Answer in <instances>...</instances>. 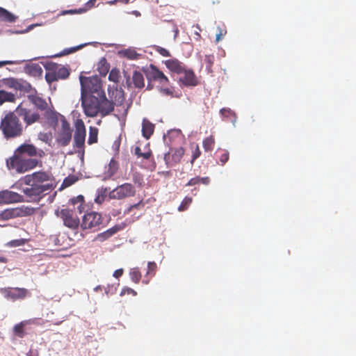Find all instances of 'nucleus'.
<instances>
[{"instance_id":"0e129e2a","label":"nucleus","mask_w":356,"mask_h":356,"mask_svg":"<svg viewBox=\"0 0 356 356\" xmlns=\"http://www.w3.org/2000/svg\"><path fill=\"white\" fill-rule=\"evenodd\" d=\"M8 261V259L6 257H5L4 256H1L0 255V262L1 263H7Z\"/></svg>"},{"instance_id":"2eb2a0df","label":"nucleus","mask_w":356,"mask_h":356,"mask_svg":"<svg viewBox=\"0 0 356 356\" xmlns=\"http://www.w3.org/2000/svg\"><path fill=\"white\" fill-rule=\"evenodd\" d=\"M146 76L148 80L158 81L162 86H167L169 83L168 78L153 64H150Z\"/></svg>"},{"instance_id":"c85d7f7f","label":"nucleus","mask_w":356,"mask_h":356,"mask_svg":"<svg viewBox=\"0 0 356 356\" xmlns=\"http://www.w3.org/2000/svg\"><path fill=\"white\" fill-rule=\"evenodd\" d=\"M28 323H29V321H23L20 322L19 323L16 324L13 327L14 334L19 338H23L26 335L24 327Z\"/></svg>"},{"instance_id":"de8ad7c7","label":"nucleus","mask_w":356,"mask_h":356,"mask_svg":"<svg viewBox=\"0 0 356 356\" xmlns=\"http://www.w3.org/2000/svg\"><path fill=\"white\" fill-rule=\"evenodd\" d=\"M76 181L77 178L75 176H68L64 179L63 182V186H64L65 187L70 186L71 185L74 184Z\"/></svg>"},{"instance_id":"20e7f679","label":"nucleus","mask_w":356,"mask_h":356,"mask_svg":"<svg viewBox=\"0 0 356 356\" xmlns=\"http://www.w3.org/2000/svg\"><path fill=\"white\" fill-rule=\"evenodd\" d=\"M44 67L47 70L45 79L49 84L59 79H65L70 74L68 67L56 63H47Z\"/></svg>"},{"instance_id":"a19ab883","label":"nucleus","mask_w":356,"mask_h":356,"mask_svg":"<svg viewBox=\"0 0 356 356\" xmlns=\"http://www.w3.org/2000/svg\"><path fill=\"white\" fill-rule=\"evenodd\" d=\"M193 199L190 197H185L181 202L178 210L179 211H185L188 209V206L192 203Z\"/></svg>"},{"instance_id":"412c9836","label":"nucleus","mask_w":356,"mask_h":356,"mask_svg":"<svg viewBox=\"0 0 356 356\" xmlns=\"http://www.w3.org/2000/svg\"><path fill=\"white\" fill-rule=\"evenodd\" d=\"M32 182L38 185L52 183L51 175L45 172H36L32 175Z\"/></svg>"},{"instance_id":"a18cd8bd","label":"nucleus","mask_w":356,"mask_h":356,"mask_svg":"<svg viewBox=\"0 0 356 356\" xmlns=\"http://www.w3.org/2000/svg\"><path fill=\"white\" fill-rule=\"evenodd\" d=\"M19 79H14V78H9L3 80V82L6 86H7L9 88H14L16 90L17 82Z\"/></svg>"},{"instance_id":"ddd939ff","label":"nucleus","mask_w":356,"mask_h":356,"mask_svg":"<svg viewBox=\"0 0 356 356\" xmlns=\"http://www.w3.org/2000/svg\"><path fill=\"white\" fill-rule=\"evenodd\" d=\"M86 136L85 124L82 120H77L75 122V132L74 136V147L82 149L84 147Z\"/></svg>"},{"instance_id":"bf43d9fd","label":"nucleus","mask_w":356,"mask_h":356,"mask_svg":"<svg viewBox=\"0 0 356 356\" xmlns=\"http://www.w3.org/2000/svg\"><path fill=\"white\" fill-rule=\"evenodd\" d=\"M123 273H124V270L122 268L118 269L114 271L113 277H115V278H119L120 277H121Z\"/></svg>"},{"instance_id":"f704fd0d","label":"nucleus","mask_w":356,"mask_h":356,"mask_svg":"<svg viewBox=\"0 0 356 356\" xmlns=\"http://www.w3.org/2000/svg\"><path fill=\"white\" fill-rule=\"evenodd\" d=\"M215 138L213 136H210L204 139L202 142L203 148L205 152H211L215 146Z\"/></svg>"},{"instance_id":"052dcab7","label":"nucleus","mask_w":356,"mask_h":356,"mask_svg":"<svg viewBox=\"0 0 356 356\" xmlns=\"http://www.w3.org/2000/svg\"><path fill=\"white\" fill-rule=\"evenodd\" d=\"M152 156V151L149 149L148 151L142 153L140 157L144 159H149Z\"/></svg>"},{"instance_id":"338daca9","label":"nucleus","mask_w":356,"mask_h":356,"mask_svg":"<svg viewBox=\"0 0 356 356\" xmlns=\"http://www.w3.org/2000/svg\"><path fill=\"white\" fill-rule=\"evenodd\" d=\"M118 2V1H115V0H112V1H109L107 2L108 4L109 5H114L116 3Z\"/></svg>"},{"instance_id":"603ef678","label":"nucleus","mask_w":356,"mask_h":356,"mask_svg":"<svg viewBox=\"0 0 356 356\" xmlns=\"http://www.w3.org/2000/svg\"><path fill=\"white\" fill-rule=\"evenodd\" d=\"M154 49L156 52L159 53L163 56H165V57L170 56V54L169 51L165 48H163L159 46H154Z\"/></svg>"},{"instance_id":"4be33fe9","label":"nucleus","mask_w":356,"mask_h":356,"mask_svg":"<svg viewBox=\"0 0 356 356\" xmlns=\"http://www.w3.org/2000/svg\"><path fill=\"white\" fill-rule=\"evenodd\" d=\"M165 65L171 72L177 74H181L185 68L184 65L175 58L165 60Z\"/></svg>"},{"instance_id":"c756f323","label":"nucleus","mask_w":356,"mask_h":356,"mask_svg":"<svg viewBox=\"0 0 356 356\" xmlns=\"http://www.w3.org/2000/svg\"><path fill=\"white\" fill-rule=\"evenodd\" d=\"M33 90H35V88H32L31 85L27 82L26 81L19 79L16 88V90H19L22 92H26V93H32Z\"/></svg>"},{"instance_id":"e2e57ef3","label":"nucleus","mask_w":356,"mask_h":356,"mask_svg":"<svg viewBox=\"0 0 356 356\" xmlns=\"http://www.w3.org/2000/svg\"><path fill=\"white\" fill-rule=\"evenodd\" d=\"M143 152H141V149L140 147H136L135 148V154L138 156V157H140L141 156V154Z\"/></svg>"},{"instance_id":"f8f14e48","label":"nucleus","mask_w":356,"mask_h":356,"mask_svg":"<svg viewBox=\"0 0 356 356\" xmlns=\"http://www.w3.org/2000/svg\"><path fill=\"white\" fill-rule=\"evenodd\" d=\"M0 292L6 299L10 300L12 301L22 300L25 298L29 293V291L26 289L19 287L2 288L0 289Z\"/></svg>"},{"instance_id":"774afa93","label":"nucleus","mask_w":356,"mask_h":356,"mask_svg":"<svg viewBox=\"0 0 356 356\" xmlns=\"http://www.w3.org/2000/svg\"><path fill=\"white\" fill-rule=\"evenodd\" d=\"M163 91L166 93V94H170L172 93V92L170 91V89L167 88V89H163Z\"/></svg>"},{"instance_id":"f3484780","label":"nucleus","mask_w":356,"mask_h":356,"mask_svg":"<svg viewBox=\"0 0 356 356\" xmlns=\"http://www.w3.org/2000/svg\"><path fill=\"white\" fill-rule=\"evenodd\" d=\"M115 107V104L113 102L109 101L106 96V94L104 93L100 97L99 101V112L102 116H106L109 115L111 112L113 111Z\"/></svg>"},{"instance_id":"0eeeda50","label":"nucleus","mask_w":356,"mask_h":356,"mask_svg":"<svg viewBox=\"0 0 356 356\" xmlns=\"http://www.w3.org/2000/svg\"><path fill=\"white\" fill-rule=\"evenodd\" d=\"M14 111L18 118L23 120L26 127L38 122L40 119L37 111L26 106L24 103H20Z\"/></svg>"},{"instance_id":"6e6552de","label":"nucleus","mask_w":356,"mask_h":356,"mask_svg":"<svg viewBox=\"0 0 356 356\" xmlns=\"http://www.w3.org/2000/svg\"><path fill=\"white\" fill-rule=\"evenodd\" d=\"M104 218L101 213L96 211L87 212L82 217L80 222L82 229H90L96 231L100 228L103 224Z\"/></svg>"},{"instance_id":"9d476101","label":"nucleus","mask_w":356,"mask_h":356,"mask_svg":"<svg viewBox=\"0 0 356 356\" xmlns=\"http://www.w3.org/2000/svg\"><path fill=\"white\" fill-rule=\"evenodd\" d=\"M56 214L60 218L65 226L75 229L80 225L79 218L74 214V211L68 209H63L60 211H56Z\"/></svg>"},{"instance_id":"864d4df0","label":"nucleus","mask_w":356,"mask_h":356,"mask_svg":"<svg viewBox=\"0 0 356 356\" xmlns=\"http://www.w3.org/2000/svg\"><path fill=\"white\" fill-rule=\"evenodd\" d=\"M220 113L224 118H229L234 115V112L230 108H223L220 109Z\"/></svg>"},{"instance_id":"ea45409f","label":"nucleus","mask_w":356,"mask_h":356,"mask_svg":"<svg viewBox=\"0 0 356 356\" xmlns=\"http://www.w3.org/2000/svg\"><path fill=\"white\" fill-rule=\"evenodd\" d=\"M218 152L220 153V156H219L220 164L221 165H223L229 160V152L227 150H225V149H220L218 151Z\"/></svg>"},{"instance_id":"393cba45","label":"nucleus","mask_w":356,"mask_h":356,"mask_svg":"<svg viewBox=\"0 0 356 356\" xmlns=\"http://www.w3.org/2000/svg\"><path fill=\"white\" fill-rule=\"evenodd\" d=\"M20 216V211L18 209H8L0 211V220H6Z\"/></svg>"},{"instance_id":"4c0bfd02","label":"nucleus","mask_w":356,"mask_h":356,"mask_svg":"<svg viewBox=\"0 0 356 356\" xmlns=\"http://www.w3.org/2000/svg\"><path fill=\"white\" fill-rule=\"evenodd\" d=\"M120 70L117 68H113L109 72L108 80L118 83L120 81Z\"/></svg>"},{"instance_id":"a211bd4d","label":"nucleus","mask_w":356,"mask_h":356,"mask_svg":"<svg viewBox=\"0 0 356 356\" xmlns=\"http://www.w3.org/2000/svg\"><path fill=\"white\" fill-rule=\"evenodd\" d=\"M17 152L22 155L27 154L30 156H38L42 157L44 155V152L42 149L38 150L34 145L29 144L22 145L17 148Z\"/></svg>"},{"instance_id":"79ce46f5","label":"nucleus","mask_w":356,"mask_h":356,"mask_svg":"<svg viewBox=\"0 0 356 356\" xmlns=\"http://www.w3.org/2000/svg\"><path fill=\"white\" fill-rule=\"evenodd\" d=\"M215 58L213 55H206L204 58V62L207 64V70L209 72H211V67L213 66Z\"/></svg>"},{"instance_id":"1a4fd4ad","label":"nucleus","mask_w":356,"mask_h":356,"mask_svg":"<svg viewBox=\"0 0 356 356\" xmlns=\"http://www.w3.org/2000/svg\"><path fill=\"white\" fill-rule=\"evenodd\" d=\"M136 188L134 185L129 183H125L117 186L109 193V197L115 200H122L127 197L134 196Z\"/></svg>"},{"instance_id":"bb28decb","label":"nucleus","mask_w":356,"mask_h":356,"mask_svg":"<svg viewBox=\"0 0 356 356\" xmlns=\"http://www.w3.org/2000/svg\"><path fill=\"white\" fill-rule=\"evenodd\" d=\"M17 16L7 10L6 9L0 7V20L6 22H15Z\"/></svg>"},{"instance_id":"4d7b16f0","label":"nucleus","mask_w":356,"mask_h":356,"mask_svg":"<svg viewBox=\"0 0 356 356\" xmlns=\"http://www.w3.org/2000/svg\"><path fill=\"white\" fill-rule=\"evenodd\" d=\"M218 33H216V40L218 42L227 33L226 30L222 29L220 27H218Z\"/></svg>"},{"instance_id":"2f4dec72","label":"nucleus","mask_w":356,"mask_h":356,"mask_svg":"<svg viewBox=\"0 0 356 356\" xmlns=\"http://www.w3.org/2000/svg\"><path fill=\"white\" fill-rule=\"evenodd\" d=\"M15 95L12 93L7 92L3 90H0V104H3L5 102H15Z\"/></svg>"},{"instance_id":"49530a36","label":"nucleus","mask_w":356,"mask_h":356,"mask_svg":"<svg viewBox=\"0 0 356 356\" xmlns=\"http://www.w3.org/2000/svg\"><path fill=\"white\" fill-rule=\"evenodd\" d=\"M118 162L114 159H111L108 164V170L110 172V174L111 175H114L116 172V171L118 170Z\"/></svg>"},{"instance_id":"09e8293b","label":"nucleus","mask_w":356,"mask_h":356,"mask_svg":"<svg viewBox=\"0 0 356 356\" xmlns=\"http://www.w3.org/2000/svg\"><path fill=\"white\" fill-rule=\"evenodd\" d=\"M156 264L154 261H149L147 264V275H151L152 276L154 275L156 270Z\"/></svg>"},{"instance_id":"58836bf2","label":"nucleus","mask_w":356,"mask_h":356,"mask_svg":"<svg viewBox=\"0 0 356 356\" xmlns=\"http://www.w3.org/2000/svg\"><path fill=\"white\" fill-rule=\"evenodd\" d=\"M71 203L73 205L77 204V209L79 211H81V208L83 207V204L84 203V197L83 195H78L76 197H73L70 200Z\"/></svg>"},{"instance_id":"b1692460","label":"nucleus","mask_w":356,"mask_h":356,"mask_svg":"<svg viewBox=\"0 0 356 356\" xmlns=\"http://www.w3.org/2000/svg\"><path fill=\"white\" fill-rule=\"evenodd\" d=\"M154 131V124L149 120H143L142 124L143 136L146 139H149L153 134Z\"/></svg>"},{"instance_id":"5fc2aeb1","label":"nucleus","mask_w":356,"mask_h":356,"mask_svg":"<svg viewBox=\"0 0 356 356\" xmlns=\"http://www.w3.org/2000/svg\"><path fill=\"white\" fill-rule=\"evenodd\" d=\"M144 206H145V204L143 203V200H141L137 204H134L131 205L129 207V209H128V212H131L134 209H138L143 208Z\"/></svg>"},{"instance_id":"72a5a7b5","label":"nucleus","mask_w":356,"mask_h":356,"mask_svg":"<svg viewBox=\"0 0 356 356\" xmlns=\"http://www.w3.org/2000/svg\"><path fill=\"white\" fill-rule=\"evenodd\" d=\"M26 70L33 76H39L42 73V67L37 63L29 65L26 67Z\"/></svg>"},{"instance_id":"4468645a","label":"nucleus","mask_w":356,"mask_h":356,"mask_svg":"<svg viewBox=\"0 0 356 356\" xmlns=\"http://www.w3.org/2000/svg\"><path fill=\"white\" fill-rule=\"evenodd\" d=\"M54 188L53 183H46L45 185L40 186L32 182L30 187L24 189V193L30 197H38L45 192L51 191Z\"/></svg>"},{"instance_id":"13d9d810","label":"nucleus","mask_w":356,"mask_h":356,"mask_svg":"<svg viewBox=\"0 0 356 356\" xmlns=\"http://www.w3.org/2000/svg\"><path fill=\"white\" fill-rule=\"evenodd\" d=\"M126 293L127 294H132L134 296H136L137 294L136 292L134 289H132L131 288H124L122 289V291L121 292V296H122L123 294H124Z\"/></svg>"},{"instance_id":"69168bd1","label":"nucleus","mask_w":356,"mask_h":356,"mask_svg":"<svg viewBox=\"0 0 356 356\" xmlns=\"http://www.w3.org/2000/svg\"><path fill=\"white\" fill-rule=\"evenodd\" d=\"M132 13H133L134 15H136V17L140 16V12H139V11H138V10H134V11H133V12H132Z\"/></svg>"},{"instance_id":"7ed1b4c3","label":"nucleus","mask_w":356,"mask_h":356,"mask_svg":"<svg viewBox=\"0 0 356 356\" xmlns=\"http://www.w3.org/2000/svg\"><path fill=\"white\" fill-rule=\"evenodd\" d=\"M38 163L36 159H26L16 151L15 155L7 160V166L8 169H13L22 173L34 168Z\"/></svg>"},{"instance_id":"37998d69","label":"nucleus","mask_w":356,"mask_h":356,"mask_svg":"<svg viewBox=\"0 0 356 356\" xmlns=\"http://www.w3.org/2000/svg\"><path fill=\"white\" fill-rule=\"evenodd\" d=\"M86 45V44H83L78 45L76 47H71V48H68V49H65L63 51V52L60 54V56H63V55H67V54H70L74 53V52L81 49V48H83Z\"/></svg>"},{"instance_id":"e433bc0d","label":"nucleus","mask_w":356,"mask_h":356,"mask_svg":"<svg viewBox=\"0 0 356 356\" xmlns=\"http://www.w3.org/2000/svg\"><path fill=\"white\" fill-rule=\"evenodd\" d=\"M129 275L131 280L138 284L141 279V273L138 268H133L130 270Z\"/></svg>"},{"instance_id":"39448f33","label":"nucleus","mask_w":356,"mask_h":356,"mask_svg":"<svg viewBox=\"0 0 356 356\" xmlns=\"http://www.w3.org/2000/svg\"><path fill=\"white\" fill-rule=\"evenodd\" d=\"M101 95H81V105L83 112L88 117H95L99 112V101Z\"/></svg>"},{"instance_id":"6e6d98bb","label":"nucleus","mask_w":356,"mask_h":356,"mask_svg":"<svg viewBox=\"0 0 356 356\" xmlns=\"http://www.w3.org/2000/svg\"><path fill=\"white\" fill-rule=\"evenodd\" d=\"M20 211V216H22V213H24V215L30 216L32 215L34 213V209L31 207H25L24 209H19Z\"/></svg>"},{"instance_id":"f03ea898","label":"nucleus","mask_w":356,"mask_h":356,"mask_svg":"<svg viewBox=\"0 0 356 356\" xmlns=\"http://www.w3.org/2000/svg\"><path fill=\"white\" fill-rule=\"evenodd\" d=\"M81 95H102L105 93L102 88V83L97 76H80Z\"/></svg>"},{"instance_id":"423d86ee","label":"nucleus","mask_w":356,"mask_h":356,"mask_svg":"<svg viewBox=\"0 0 356 356\" xmlns=\"http://www.w3.org/2000/svg\"><path fill=\"white\" fill-rule=\"evenodd\" d=\"M72 132L73 130L70 127V124L62 115L60 118V127L56 135V142L57 144L61 147L67 146L72 140Z\"/></svg>"},{"instance_id":"aec40b11","label":"nucleus","mask_w":356,"mask_h":356,"mask_svg":"<svg viewBox=\"0 0 356 356\" xmlns=\"http://www.w3.org/2000/svg\"><path fill=\"white\" fill-rule=\"evenodd\" d=\"M27 97L30 102L35 105L38 109L42 111L47 110L48 106L47 102L42 97L37 95L36 90H33V92L29 95Z\"/></svg>"},{"instance_id":"7c9ffc66","label":"nucleus","mask_w":356,"mask_h":356,"mask_svg":"<svg viewBox=\"0 0 356 356\" xmlns=\"http://www.w3.org/2000/svg\"><path fill=\"white\" fill-rule=\"evenodd\" d=\"M210 183V178L209 177H195L191 178L188 183L186 184V186H196L200 184H202L204 185H208Z\"/></svg>"},{"instance_id":"cd10ccee","label":"nucleus","mask_w":356,"mask_h":356,"mask_svg":"<svg viewBox=\"0 0 356 356\" xmlns=\"http://www.w3.org/2000/svg\"><path fill=\"white\" fill-rule=\"evenodd\" d=\"M110 69V64L107 62L106 59L103 57L97 63V70L99 74L102 76H105L108 72Z\"/></svg>"},{"instance_id":"a878e982","label":"nucleus","mask_w":356,"mask_h":356,"mask_svg":"<svg viewBox=\"0 0 356 356\" xmlns=\"http://www.w3.org/2000/svg\"><path fill=\"white\" fill-rule=\"evenodd\" d=\"M118 230L119 229L117 227H113L104 232L98 234L95 241L103 242L114 235Z\"/></svg>"},{"instance_id":"c03bdc74","label":"nucleus","mask_w":356,"mask_h":356,"mask_svg":"<svg viewBox=\"0 0 356 356\" xmlns=\"http://www.w3.org/2000/svg\"><path fill=\"white\" fill-rule=\"evenodd\" d=\"M26 243V240L24 238L12 240L7 243L6 245L9 247H18L24 245Z\"/></svg>"},{"instance_id":"f257e3e1","label":"nucleus","mask_w":356,"mask_h":356,"mask_svg":"<svg viewBox=\"0 0 356 356\" xmlns=\"http://www.w3.org/2000/svg\"><path fill=\"white\" fill-rule=\"evenodd\" d=\"M0 129L6 138L19 137L23 134V125L15 111L8 113L1 119Z\"/></svg>"},{"instance_id":"c9c22d12","label":"nucleus","mask_w":356,"mask_h":356,"mask_svg":"<svg viewBox=\"0 0 356 356\" xmlns=\"http://www.w3.org/2000/svg\"><path fill=\"white\" fill-rule=\"evenodd\" d=\"M98 138V129L94 127H90L89 129V137L88 143L92 145L97 142Z\"/></svg>"},{"instance_id":"3c124183","label":"nucleus","mask_w":356,"mask_h":356,"mask_svg":"<svg viewBox=\"0 0 356 356\" xmlns=\"http://www.w3.org/2000/svg\"><path fill=\"white\" fill-rule=\"evenodd\" d=\"M38 138L46 143H49L51 140V134L50 133H42L38 134Z\"/></svg>"},{"instance_id":"680f3d73","label":"nucleus","mask_w":356,"mask_h":356,"mask_svg":"<svg viewBox=\"0 0 356 356\" xmlns=\"http://www.w3.org/2000/svg\"><path fill=\"white\" fill-rule=\"evenodd\" d=\"M17 63L15 61L12 60H4V61H0V67H2L6 65H13V64H17Z\"/></svg>"},{"instance_id":"6ab92c4d","label":"nucleus","mask_w":356,"mask_h":356,"mask_svg":"<svg viewBox=\"0 0 356 356\" xmlns=\"http://www.w3.org/2000/svg\"><path fill=\"white\" fill-rule=\"evenodd\" d=\"M127 84L128 87H131V84H133L135 88L142 89L145 86L143 74L139 71H134L132 74L131 81L127 79Z\"/></svg>"},{"instance_id":"8fccbe9b","label":"nucleus","mask_w":356,"mask_h":356,"mask_svg":"<svg viewBox=\"0 0 356 356\" xmlns=\"http://www.w3.org/2000/svg\"><path fill=\"white\" fill-rule=\"evenodd\" d=\"M201 155V151L198 145H195L194 149L192 151V159L191 163L193 164L194 161L198 159Z\"/></svg>"},{"instance_id":"9b49d317","label":"nucleus","mask_w":356,"mask_h":356,"mask_svg":"<svg viewBox=\"0 0 356 356\" xmlns=\"http://www.w3.org/2000/svg\"><path fill=\"white\" fill-rule=\"evenodd\" d=\"M184 153L185 149L182 147L170 148L163 158L167 167L172 168L179 163Z\"/></svg>"},{"instance_id":"473e14b6","label":"nucleus","mask_w":356,"mask_h":356,"mask_svg":"<svg viewBox=\"0 0 356 356\" xmlns=\"http://www.w3.org/2000/svg\"><path fill=\"white\" fill-rule=\"evenodd\" d=\"M122 54L129 60H138L141 57V54L137 53L134 49H127L122 51Z\"/></svg>"},{"instance_id":"dca6fc26","label":"nucleus","mask_w":356,"mask_h":356,"mask_svg":"<svg viewBox=\"0 0 356 356\" xmlns=\"http://www.w3.org/2000/svg\"><path fill=\"white\" fill-rule=\"evenodd\" d=\"M22 200V195L17 193L8 190L0 191V203L10 204L19 202Z\"/></svg>"},{"instance_id":"5701e85b","label":"nucleus","mask_w":356,"mask_h":356,"mask_svg":"<svg viewBox=\"0 0 356 356\" xmlns=\"http://www.w3.org/2000/svg\"><path fill=\"white\" fill-rule=\"evenodd\" d=\"M182 73H184V76L180 78V81L184 85L194 86L197 84V81L193 71L191 70H187L184 68V71Z\"/></svg>"}]
</instances>
